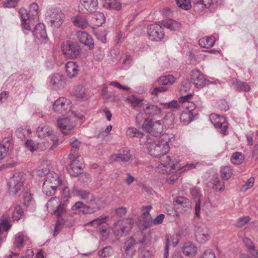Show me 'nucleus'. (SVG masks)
I'll return each instance as SVG.
<instances>
[{"mask_svg":"<svg viewBox=\"0 0 258 258\" xmlns=\"http://www.w3.org/2000/svg\"><path fill=\"white\" fill-rule=\"evenodd\" d=\"M146 148L149 154L159 158V164L155 167L156 172L165 174L168 171H172L175 165L173 164L170 157L166 155L170 149L169 144L174 141V136L173 134H163L156 141L148 136H146Z\"/></svg>","mask_w":258,"mask_h":258,"instance_id":"obj_1","label":"nucleus"},{"mask_svg":"<svg viewBox=\"0 0 258 258\" xmlns=\"http://www.w3.org/2000/svg\"><path fill=\"white\" fill-rule=\"evenodd\" d=\"M45 207L49 213L57 217L53 235L55 236L61 230L63 225L65 224V220L61 217L67 211V204L65 201H61L58 197L51 198L46 203Z\"/></svg>","mask_w":258,"mask_h":258,"instance_id":"obj_2","label":"nucleus"},{"mask_svg":"<svg viewBox=\"0 0 258 258\" xmlns=\"http://www.w3.org/2000/svg\"><path fill=\"white\" fill-rule=\"evenodd\" d=\"M38 13L39 6L36 3L30 5L29 12L25 8L20 9L22 29L25 34H28L32 30V27L37 22Z\"/></svg>","mask_w":258,"mask_h":258,"instance_id":"obj_3","label":"nucleus"},{"mask_svg":"<svg viewBox=\"0 0 258 258\" xmlns=\"http://www.w3.org/2000/svg\"><path fill=\"white\" fill-rule=\"evenodd\" d=\"M37 136L39 138H45L47 143L44 142L45 147L48 146V143L52 144V145L49 148L50 150H53L58 145V137L54 133L51 129L47 126H39L37 129Z\"/></svg>","mask_w":258,"mask_h":258,"instance_id":"obj_4","label":"nucleus"},{"mask_svg":"<svg viewBox=\"0 0 258 258\" xmlns=\"http://www.w3.org/2000/svg\"><path fill=\"white\" fill-rule=\"evenodd\" d=\"M61 48L64 57L68 59H76L81 55L80 46L76 42L67 41L62 43Z\"/></svg>","mask_w":258,"mask_h":258,"instance_id":"obj_5","label":"nucleus"},{"mask_svg":"<svg viewBox=\"0 0 258 258\" xmlns=\"http://www.w3.org/2000/svg\"><path fill=\"white\" fill-rule=\"evenodd\" d=\"M24 181V173L19 172L15 174L8 183V190L9 194L16 195L19 194L23 189Z\"/></svg>","mask_w":258,"mask_h":258,"instance_id":"obj_6","label":"nucleus"},{"mask_svg":"<svg viewBox=\"0 0 258 258\" xmlns=\"http://www.w3.org/2000/svg\"><path fill=\"white\" fill-rule=\"evenodd\" d=\"M109 161L111 162L116 161L122 162H130L135 165L138 164V159L132 156L130 150L126 147L121 148L117 153L111 155L109 157Z\"/></svg>","mask_w":258,"mask_h":258,"instance_id":"obj_7","label":"nucleus"},{"mask_svg":"<svg viewBox=\"0 0 258 258\" xmlns=\"http://www.w3.org/2000/svg\"><path fill=\"white\" fill-rule=\"evenodd\" d=\"M164 122L162 120L153 122L148 119L145 120L143 124V128L153 136H158L163 131Z\"/></svg>","mask_w":258,"mask_h":258,"instance_id":"obj_8","label":"nucleus"},{"mask_svg":"<svg viewBox=\"0 0 258 258\" xmlns=\"http://www.w3.org/2000/svg\"><path fill=\"white\" fill-rule=\"evenodd\" d=\"M48 17L52 26L59 28L63 23L64 14L60 8H54L48 12Z\"/></svg>","mask_w":258,"mask_h":258,"instance_id":"obj_9","label":"nucleus"},{"mask_svg":"<svg viewBox=\"0 0 258 258\" xmlns=\"http://www.w3.org/2000/svg\"><path fill=\"white\" fill-rule=\"evenodd\" d=\"M139 234L141 235V233H139ZM138 235V234H135L134 236H131L129 238L127 239L126 241L124 242L123 249L125 256L127 258L131 257L134 255L135 253L134 246L136 244L138 243H143L144 242V240L139 239L137 238Z\"/></svg>","mask_w":258,"mask_h":258,"instance_id":"obj_10","label":"nucleus"},{"mask_svg":"<svg viewBox=\"0 0 258 258\" xmlns=\"http://www.w3.org/2000/svg\"><path fill=\"white\" fill-rule=\"evenodd\" d=\"M210 118L213 124L220 133L225 135L227 134L228 122L225 117L217 114H212Z\"/></svg>","mask_w":258,"mask_h":258,"instance_id":"obj_11","label":"nucleus"},{"mask_svg":"<svg viewBox=\"0 0 258 258\" xmlns=\"http://www.w3.org/2000/svg\"><path fill=\"white\" fill-rule=\"evenodd\" d=\"M149 38L153 41H160L164 37V32L162 27L157 24L150 25L147 28Z\"/></svg>","mask_w":258,"mask_h":258,"instance_id":"obj_12","label":"nucleus"},{"mask_svg":"<svg viewBox=\"0 0 258 258\" xmlns=\"http://www.w3.org/2000/svg\"><path fill=\"white\" fill-rule=\"evenodd\" d=\"M197 241L201 244L205 243L210 237V231L207 226L203 223L198 224L195 230Z\"/></svg>","mask_w":258,"mask_h":258,"instance_id":"obj_13","label":"nucleus"},{"mask_svg":"<svg viewBox=\"0 0 258 258\" xmlns=\"http://www.w3.org/2000/svg\"><path fill=\"white\" fill-rule=\"evenodd\" d=\"M71 102L70 100L64 97H60L53 104V110L58 113H68L71 111Z\"/></svg>","mask_w":258,"mask_h":258,"instance_id":"obj_14","label":"nucleus"},{"mask_svg":"<svg viewBox=\"0 0 258 258\" xmlns=\"http://www.w3.org/2000/svg\"><path fill=\"white\" fill-rule=\"evenodd\" d=\"M57 125L62 134L68 135L74 131L75 124L68 117L59 118L57 120Z\"/></svg>","mask_w":258,"mask_h":258,"instance_id":"obj_15","label":"nucleus"},{"mask_svg":"<svg viewBox=\"0 0 258 258\" xmlns=\"http://www.w3.org/2000/svg\"><path fill=\"white\" fill-rule=\"evenodd\" d=\"M87 203L86 209L85 211H83V213L85 214H89L99 210L103 205V201L101 198L93 196Z\"/></svg>","mask_w":258,"mask_h":258,"instance_id":"obj_16","label":"nucleus"},{"mask_svg":"<svg viewBox=\"0 0 258 258\" xmlns=\"http://www.w3.org/2000/svg\"><path fill=\"white\" fill-rule=\"evenodd\" d=\"M131 228V225L122 220H119L114 224L112 230L116 236L122 237L127 234Z\"/></svg>","mask_w":258,"mask_h":258,"instance_id":"obj_17","label":"nucleus"},{"mask_svg":"<svg viewBox=\"0 0 258 258\" xmlns=\"http://www.w3.org/2000/svg\"><path fill=\"white\" fill-rule=\"evenodd\" d=\"M173 164L174 165V164ZM198 164V163L187 164L186 165L182 167L181 168H180L178 164H175V167L174 169L171 172H169V171L167 172V173H168L169 174H173V175H171L167 178V182L169 184H173L174 182L178 178L179 175V173H176V170L177 169H180L181 171H186L196 168ZM166 173H167V172Z\"/></svg>","mask_w":258,"mask_h":258,"instance_id":"obj_18","label":"nucleus"},{"mask_svg":"<svg viewBox=\"0 0 258 258\" xmlns=\"http://www.w3.org/2000/svg\"><path fill=\"white\" fill-rule=\"evenodd\" d=\"M84 167L82 159L80 157L75 158L70 163L68 168V171L72 176H77L81 173Z\"/></svg>","mask_w":258,"mask_h":258,"instance_id":"obj_19","label":"nucleus"},{"mask_svg":"<svg viewBox=\"0 0 258 258\" xmlns=\"http://www.w3.org/2000/svg\"><path fill=\"white\" fill-rule=\"evenodd\" d=\"M190 76L191 79L196 88H202L206 85V79L199 70H192L191 72Z\"/></svg>","mask_w":258,"mask_h":258,"instance_id":"obj_20","label":"nucleus"},{"mask_svg":"<svg viewBox=\"0 0 258 258\" xmlns=\"http://www.w3.org/2000/svg\"><path fill=\"white\" fill-rule=\"evenodd\" d=\"M30 243L29 237L23 233H18L15 236L14 246L15 248L21 249L24 245H30Z\"/></svg>","mask_w":258,"mask_h":258,"instance_id":"obj_21","label":"nucleus"},{"mask_svg":"<svg viewBox=\"0 0 258 258\" xmlns=\"http://www.w3.org/2000/svg\"><path fill=\"white\" fill-rule=\"evenodd\" d=\"M51 85L56 89H61L64 87L66 84V78L59 73L53 74L50 78Z\"/></svg>","mask_w":258,"mask_h":258,"instance_id":"obj_22","label":"nucleus"},{"mask_svg":"<svg viewBox=\"0 0 258 258\" xmlns=\"http://www.w3.org/2000/svg\"><path fill=\"white\" fill-rule=\"evenodd\" d=\"M44 182L58 187L62 184L59 176L53 171H50L46 174Z\"/></svg>","mask_w":258,"mask_h":258,"instance_id":"obj_23","label":"nucleus"},{"mask_svg":"<svg viewBox=\"0 0 258 258\" xmlns=\"http://www.w3.org/2000/svg\"><path fill=\"white\" fill-rule=\"evenodd\" d=\"M77 35L79 41L81 43L88 46L90 49L93 48L94 43L93 39L88 33L85 31H79Z\"/></svg>","mask_w":258,"mask_h":258,"instance_id":"obj_24","label":"nucleus"},{"mask_svg":"<svg viewBox=\"0 0 258 258\" xmlns=\"http://www.w3.org/2000/svg\"><path fill=\"white\" fill-rule=\"evenodd\" d=\"M36 24V23L35 24ZM31 32L33 35L38 38L45 39L47 38L45 26L42 23H38L32 27V30L29 32Z\"/></svg>","mask_w":258,"mask_h":258,"instance_id":"obj_25","label":"nucleus"},{"mask_svg":"<svg viewBox=\"0 0 258 258\" xmlns=\"http://www.w3.org/2000/svg\"><path fill=\"white\" fill-rule=\"evenodd\" d=\"M174 204L181 212H184L190 207L191 204L188 199L184 197H177L174 200Z\"/></svg>","mask_w":258,"mask_h":258,"instance_id":"obj_26","label":"nucleus"},{"mask_svg":"<svg viewBox=\"0 0 258 258\" xmlns=\"http://www.w3.org/2000/svg\"><path fill=\"white\" fill-rule=\"evenodd\" d=\"M108 218V216H101L98 218L94 219L89 223H93L94 224L96 225L97 226L98 231L101 234H104L106 233L107 230L108 229V225L106 223V220Z\"/></svg>","mask_w":258,"mask_h":258,"instance_id":"obj_27","label":"nucleus"},{"mask_svg":"<svg viewBox=\"0 0 258 258\" xmlns=\"http://www.w3.org/2000/svg\"><path fill=\"white\" fill-rule=\"evenodd\" d=\"M192 199L195 202V215L197 217L200 215L201 210V194L200 190L196 187L192 188L190 190Z\"/></svg>","mask_w":258,"mask_h":258,"instance_id":"obj_28","label":"nucleus"},{"mask_svg":"<svg viewBox=\"0 0 258 258\" xmlns=\"http://www.w3.org/2000/svg\"><path fill=\"white\" fill-rule=\"evenodd\" d=\"M66 71L67 76L73 78L75 77L79 72V67L75 62L70 61L65 65Z\"/></svg>","mask_w":258,"mask_h":258,"instance_id":"obj_29","label":"nucleus"},{"mask_svg":"<svg viewBox=\"0 0 258 258\" xmlns=\"http://www.w3.org/2000/svg\"><path fill=\"white\" fill-rule=\"evenodd\" d=\"M143 109L145 114L149 117L158 116L161 112V110L160 108L153 104L146 105Z\"/></svg>","mask_w":258,"mask_h":258,"instance_id":"obj_30","label":"nucleus"},{"mask_svg":"<svg viewBox=\"0 0 258 258\" xmlns=\"http://www.w3.org/2000/svg\"><path fill=\"white\" fill-rule=\"evenodd\" d=\"M12 140L10 138H4L0 143V159L4 158L11 146Z\"/></svg>","mask_w":258,"mask_h":258,"instance_id":"obj_31","label":"nucleus"},{"mask_svg":"<svg viewBox=\"0 0 258 258\" xmlns=\"http://www.w3.org/2000/svg\"><path fill=\"white\" fill-rule=\"evenodd\" d=\"M73 24L77 27L85 29L88 25V21L85 16L77 15L72 18Z\"/></svg>","mask_w":258,"mask_h":258,"instance_id":"obj_32","label":"nucleus"},{"mask_svg":"<svg viewBox=\"0 0 258 258\" xmlns=\"http://www.w3.org/2000/svg\"><path fill=\"white\" fill-rule=\"evenodd\" d=\"M80 3L89 12H95L97 9V0H80Z\"/></svg>","mask_w":258,"mask_h":258,"instance_id":"obj_33","label":"nucleus"},{"mask_svg":"<svg viewBox=\"0 0 258 258\" xmlns=\"http://www.w3.org/2000/svg\"><path fill=\"white\" fill-rule=\"evenodd\" d=\"M182 251L186 256H193L197 252V247L194 244L187 242L184 244Z\"/></svg>","mask_w":258,"mask_h":258,"instance_id":"obj_34","label":"nucleus"},{"mask_svg":"<svg viewBox=\"0 0 258 258\" xmlns=\"http://www.w3.org/2000/svg\"><path fill=\"white\" fill-rule=\"evenodd\" d=\"M162 24L164 27L172 31H177L180 28V24L172 19L164 20Z\"/></svg>","mask_w":258,"mask_h":258,"instance_id":"obj_35","label":"nucleus"},{"mask_svg":"<svg viewBox=\"0 0 258 258\" xmlns=\"http://www.w3.org/2000/svg\"><path fill=\"white\" fill-rule=\"evenodd\" d=\"M215 42V38L213 36H209L201 38L199 41V43L202 47L209 48L214 45Z\"/></svg>","mask_w":258,"mask_h":258,"instance_id":"obj_36","label":"nucleus"},{"mask_svg":"<svg viewBox=\"0 0 258 258\" xmlns=\"http://www.w3.org/2000/svg\"><path fill=\"white\" fill-rule=\"evenodd\" d=\"M59 187H55L50 184H47L43 182L42 186V192L47 196H52L54 195L55 191L59 189Z\"/></svg>","mask_w":258,"mask_h":258,"instance_id":"obj_37","label":"nucleus"},{"mask_svg":"<svg viewBox=\"0 0 258 258\" xmlns=\"http://www.w3.org/2000/svg\"><path fill=\"white\" fill-rule=\"evenodd\" d=\"M92 21L95 26L100 27L104 23L105 19L102 13L97 12L93 15Z\"/></svg>","mask_w":258,"mask_h":258,"instance_id":"obj_38","label":"nucleus"},{"mask_svg":"<svg viewBox=\"0 0 258 258\" xmlns=\"http://www.w3.org/2000/svg\"><path fill=\"white\" fill-rule=\"evenodd\" d=\"M70 144L72 146V150L69 155L70 159L75 158V153L78 150L81 143L75 138H72L70 140Z\"/></svg>","mask_w":258,"mask_h":258,"instance_id":"obj_39","label":"nucleus"},{"mask_svg":"<svg viewBox=\"0 0 258 258\" xmlns=\"http://www.w3.org/2000/svg\"><path fill=\"white\" fill-rule=\"evenodd\" d=\"M180 119L184 124L189 123L194 119L192 112L191 110H186L183 112L180 115Z\"/></svg>","mask_w":258,"mask_h":258,"instance_id":"obj_40","label":"nucleus"},{"mask_svg":"<svg viewBox=\"0 0 258 258\" xmlns=\"http://www.w3.org/2000/svg\"><path fill=\"white\" fill-rule=\"evenodd\" d=\"M75 192L80 199L86 200V203L94 196L90 191L85 189H76Z\"/></svg>","mask_w":258,"mask_h":258,"instance_id":"obj_41","label":"nucleus"},{"mask_svg":"<svg viewBox=\"0 0 258 258\" xmlns=\"http://www.w3.org/2000/svg\"><path fill=\"white\" fill-rule=\"evenodd\" d=\"M221 177L224 180H228L232 174V170L230 166H225L221 168Z\"/></svg>","mask_w":258,"mask_h":258,"instance_id":"obj_42","label":"nucleus"},{"mask_svg":"<svg viewBox=\"0 0 258 258\" xmlns=\"http://www.w3.org/2000/svg\"><path fill=\"white\" fill-rule=\"evenodd\" d=\"M233 85L235 89L240 91L248 92L250 89L249 85L247 83L240 81H237L235 83H233Z\"/></svg>","mask_w":258,"mask_h":258,"instance_id":"obj_43","label":"nucleus"},{"mask_svg":"<svg viewBox=\"0 0 258 258\" xmlns=\"http://www.w3.org/2000/svg\"><path fill=\"white\" fill-rule=\"evenodd\" d=\"M126 135L131 138L137 137L143 139H146V136L142 133L139 132L136 128L130 127L126 131Z\"/></svg>","mask_w":258,"mask_h":258,"instance_id":"obj_44","label":"nucleus"},{"mask_svg":"<svg viewBox=\"0 0 258 258\" xmlns=\"http://www.w3.org/2000/svg\"><path fill=\"white\" fill-rule=\"evenodd\" d=\"M231 160L233 164L239 165L244 160V156L240 152H234L232 154Z\"/></svg>","mask_w":258,"mask_h":258,"instance_id":"obj_45","label":"nucleus"},{"mask_svg":"<svg viewBox=\"0 0 258 258\" xmlns=\"http://www.w3.org/2000/svg\"><path fill=\"white\" fill-rule=\"evenodd\" d=\"M158 81L159 84L167 85L173 83L175 82V78L173 76L169 75L160 77Z\"/></svg>","mask_w":258,"mask_h":258,"instance_id":"obj_46","label":"nucleus"},{"mask_svg":"<svg viewBox=\"0 0 258 258\" xmlns=\"http://www.w3.org/2000/svg\"><path fill=\"white\" fill-rule=\"evenodd\" d=\"M119 0H108L106 3V7L110 10H119L121 8V4Z\"/></svg>","mask_w":258,"mask_h":258,"instance_id":"obj_47","label":"nucleus"},{"mask_svg":"<svg viewBox=\"0 0 258 258\" xmlns=\"http://www.w3.org/2000/svg\"><path fill=\"white\" fill-rule=\"evenodd\" d=\"M23 211L20 206L17 205L14 209L13 213V219L15 221H18L23 216Z\"/></svg>","mask_w":258,"mask_h":258,"instance_id":"obj_48","label":"nucleus"},{"mask_svg":"<svg viewBox=\"0 0 258 258\" xmlns=\"http://www.w3.org/2000/svg\"><path fill=\"white\" fill-rule=\"evenodd\" d=\"M24 205L25 207H28L32 203V196L30 191L27 189L24 193L23 195Z\"/></svg>","mask_w":258,"mask_h":258,"instance_id":"obj_49","label":"nucleus"},{"mask_svg":"<svg viewBox=\"0 0 258 258\" xmlns=\"http://www.w3.org/2000/svg\"><path fill=\"white\" fill-rule=\"evenodd\" d=\"M213 188L218 191H222L225 188L224 182L219 178L216 177L214 179Z\"/></svg>","mask_w":258,"mask_h":258,"instance_id":"obj_50","label":"nucleus"},{"mask_svg":"<svg viewBox=\"0 0 258 258\" xmlns=\"http://www.w3.org/2000/svg\"><path fill=\"white\" fill-rule=\"evenodd\" d=\"M176 4L180 8L185 10H188L191 8L190 0H176Z\"/></svg>","mask_w":258,"mask_h":258,"instance_id":"obj_51","label":"nucleus"},{"mask_svg":"<svg viewBox=\"0 0 258 258\" xmlns=\"http://www.w3.org/2000/svg\"><path fill=\"white\" fill-rule=\"evenodd\" d=\"M164 217L165 216L164 214H159L155 218L150 222V223L148 224V226L150 227L161 224L163 222Z\"/></svg>","mask_w":258,"mask_h":258,"instance_id":"obj_52","label":"nucleus"},{"mask_svg":"<svg viewBox=\"0 0 258 258\" xmlns=\"http://www.w3.org/2000/svg\"><path fill=\"white\" fill-rule=\"evenodd\" d=\"M112 252V249L111 247L107 246L103 248L98 252L99 256L105 257L109 256Z\"/></svg>","mask_w":258,"mask_h":258,"instance_id":"obj_53","label":"nucleus"},{"mask_svg":"<svg viewBox=\"0 0 258 258\" xmlns=\"http://www.w3.org/2000/svg\"><path fill=\"white\" fill-rule=\"evenodd\" d=\"M85 88L83 86H79L76 87L75 89V91L74 92V95L77 98H82L85 97Z\"/></svg>","mask_w":258,"mask_h":258,"instance_id":"obj_54","label":"nucleus"},{"mask_svg":"<svg viewBox=\"0 0 258 258\" xmlns=\"http://www.w3.org/2000/svg\"><path fill=\"white\" fill-rule=\"evenodd\" d=\"M127 100L133 107L140 106L143 100L142 99H139L134 96L131 97Z\"/></svg>","mask_w":258,"mask_h":258,"instance_id":"obj_55","label":"nucleus"},{"mask_svg":"<svg viewBox=\"0 0 258 258\" xmlns=\"http://www.w3.org/2000/svg\"><path fill=\"white\" fill-rule=\"evenodd\" d=\"M26 147L31 152H33L34 150L38 148V144L35 143L32 140H28L25 143Z\"/></svg>","mask_w":258,"mask_h":258,"instance_id":"obj_56","label":"nucleus"},{"mask_svg":"<svg viewBox=\"0 0 258 258\" xmlns=\"http://www.w3.org/2000/svg\"><path fill=\"white\" fill-rule=\"evenodd\" d=\"M162 105H163L165 108H173L175 109H178L180 107L179 104L177 102L176 100H172L171 101L166 103H162Z\"/></svg>","mask_w":258,"mask_h":258,"instance_id":"obj_57","label":"nucleus"},{"mask_svg":"<svg viewBox=\"0 0 258 258\" xmlns=\"http://www.w3.org/2000/svg\"><path fill=\"white\" fill-rule=\"evenodd\" d=\"M254 181V179L253 177L249 178L245 182V183L242 185L241 190L242 191H245L247 189L250 188L253 185Z\"/></svg>","mask_w":258,"mask_h":258,"instance_id":"obj_58","label":"nucleus"},{"mask_svg":"<svg viewBox=\"0 0 258 258\" xmlns=\"http://www.w3.org/2000/svg\"><path fill=\"white\" fill-rule=\"evenodd\" d=\"M250 220V218L248 216H243L239 218L236 223V226L238 227H242L248 223Z\"/></svg>","mask_w":258,"mask_h":258,"instance_id":"obj_59","label":"nucleus"},{"mask_svg":"<svg viewBox=\"0 0 258 258\" xmlns=\"http://www.w3.org/2000/svg\"><path fill=\"white\" fill-rule=\"evenodd\" d=\"M191 87V85L189 81L188 80H185L181 83L180 91L186 92L190 90Z\"/></svg>","mask_w":258,"mask_h":258,"instance_id":"obj_60","label":"nucleus"},{"mask_svg":"<svg viewBox=\"0 0 258 258\" xmlns=\"http://www.w3.org/2000/svg\"><path fill=\"white\" fill-rule=\"evenodd\" d=\"M192 2L195 4H202L206 8L209 7L213 3L212 0H192Z\"/></svg>","mask_w":258,"mask_h":258,"instance_id":"obj_61","label":"nucleus"},{"mask_svg":"<svg viewBox=\"0 0 258 258\" xmlns=\"http://www.w3.org/2000/svg\"><path fill=\"white\" fill-rule=\"evenodd\" d=\"M200 258H216L215 253L211 249H206Z\"/></svg>","mask_w":258,"mask_h":258,"instance_id":"obj_62","label":"nucleus"},{"mask_svg":"<svg viewBox=\"0 0 258 258\" xmlns=\"http://www.w3.org/2000/svg\"><path fill=\"white\" fill-rule=\"evenodd\" d=\"M218 107L221 110L224 111L229 109L228 104L225 100H221L218 102Z\"/></svg>","mask_w":258,"mask_h":258,"instance_id":"obj_63","label":"nucleus"},{"mask_svg":"<svg viewBox=\"0 0 258 258\" xmlns=\"http://www.w3.org/2000/svg\"><path fill=\"white\" fill-rule=\"evenodd\" d=\"M97 38L100 40L102 43H105L106 42V33L103 31H99L95 33Z\"/></svg>","mask_w":258,"mask_h":258,"instance_id":"obj_64","label":"nucleus"}]
</instances>
